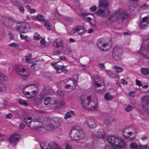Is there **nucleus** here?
Instances as JSON below:
<instances>
[{"label":"nucleus","mask_w":149,"mask_h":149,"mask_svg":"<svg viewBox=\"0 0 149 149\" xmlns=\"http://www.w3.org/2000/svg\"><path fill=\"white\" fill-rule=\"evenodd\" d=\"M123 133L125 138L132 139L136 136V130L131 127H126L123 129Z\"/></svg>","instance_id":"7"},{"label":"nucleus","mask_w":149,"mask_h":149,"mask_svg":"<svg viewBox=\"0 0 149 149\" xmlns=\"http://www.w3.org/2000/svg\"><path fill=\"white\" fill-rule=\"evenodd\" d=\"M52 65L56 71V72L57 74L60 73L62 71L64 73L67 72V70L65 68L64 65H57L56 63H52Z\"/></svg>","instance_id":"15"},{"label":"nucleus","mask_w":149,"mask_h":149,"mask_svg":"<svg viewBox=\"0 0 149 149\" xmlns=\"http://www.w3.org/2000/svg\"><path fill=\"white\" fill-rule=\"evenodd\" d=\"M24 95L27 98H31L35 97L36 95V91H33L31 93L28 91H23Z\"/></svg>","instance_id":"23"},{"label":"nucleus","mask_w":149,"mask_h":149,"mask_svg":"<svg viewBox=\"0 0 149 149\" xmlns=\"http://www.w3.org/2000/svg\"><path fill=\"white\" fill-rule=\"evenodd\" d=\"M93 83L96 87H100L101 86L104 87V84L103 80H100L98 76H96L94 77Z\"/></svg>","instance_id":"20"},{"label":"nucleus","mask_w":149,"mask_h":149,"mask_svg":"<svg viewBox=\"0 0 149 149\" xmlns=\"http://www.w3.org/2000/svg\"><path fill=\"white\" fill-rule=\"evenodd\" d=\"M9 46H12L15 47H18L19 46V45L15 42H13L8 45Z\"/></svg>","instance_id":"45"},{"label":"nucleus","mask_w":149,"mask_h":149,"mask_svg":"<svg viewBox=\"0 0 149 149\" xmlns=\"http://www.w3.org/2000/svg\"><path fill=\"white\" fill-rule=\"evenodd\" d=\"M30 26L28 24L21 23L16 26V30L19 31L21 33H25L27 32L30 28Z\"/></svg>","instance_id":"13"},{"label":"nucleus","mask_w":149,"mask_h":149,"mask_svg":"<svg viewBox=\"0 0 149 149\" xmlns=\"http://www.w3.org/2000/svg\"><path fill=\"white\" fill-rule=\"evenodd\" d=\"M84 123L89 127L93 128L95 127L97 125V123L95 120L92 118H89L86 120Z\"/></svg>","instance_id":"21"},{"label":"nucleus","mask_w":149,"mask_h":149,"mask_svg":"<svg viewBox=\"0 0 149 149\" xmlns=\"http://www.w3.org/2000/svg\"><path fill=\"white\" fill-rule=\"evenodd\" d=\"M92 17H93V15H91V17H86V18H85V19H84L86 21H88L89 22L90 21H91V19Z\"/></svg>","instance_id":"56"},{"label":"nucleus","mask_w":149,"mask_h":149,"mask_svg":"<svg viewBox=\"0 0 149 149\" xmlns=\"http://www.w3.org/2000/svg\"><path fill=\"white\" fill-rule=\"evenodd\" d=\"M116 122L115 119L110 117H107L105 119L104 122L106 125H109L111 124Z\"/></svg>","instance_id":"24"},{"label":"nucleus","mask_w":149,"mask_h":149,"mask_svg":"<svg viewBox=\"0 0 149 149\" xmlns=\"http://www.w3.org/2000/svg\"><path fill=\"white\" fill-rule=\"evenodd\" d=\"M129 10L130 12H135L133 14L134 15H136L137 13H139L140 10L139 9L136 10V9L135 7L134 6L132 5L130 6L129 7Z\"/></svg>","instance_id":"25"},{"label":"nucleus","mask_w":149,"mask_h":149,"mask_svg":"<svg viewBox=\"0 0 149 149\" xmlns=\"http://www.w3.org/2000/svg\"><path fill=\"white\" fill-rule=\"evenodd\" d=\"M141 72L142 74L146 75L149 73V70L148 68H142L141 69Z\"/></svg>","instance_id":"32"},{"label":"nucleus","mask_w":149,"mask_h":149,"mask_svg":"<svg viewBox=\"0 0 149 149\" xmlns=\"http://www.w3.org/2000/svg\"><path fill=\"white\" fill-rule=\"evenodd\" d=\"M51 100V99L50 97H47L45 99L44 103L45 105H47L50 103Z\"/></svg>","instance_id":"44"},{"label":"nucleus","mask_w":149,"mask_h":149,"mask_svg":"<svg viewBox=\"0 0 149 149\" xmlns=\"http://www.w3.org/2000/svg\"><path fill=\"white\" fill-rule=\"evenodd\" d=\"M19 138V135L17 134H15L10 136L9 141L11 145L15 146L18 141Z\"/></svg>","instance_id":"16"},{"label":"nucleus","mask_w":149,"mask_h":149,"mask_svg":"<svg viewBox=\"0 0 149 149\" xmlns=\"http://www.w3.org/2000/svg\"><path fill=\"white\" fill-rule=\"evenodd\" d=\"M31 117V116H26L24 118V121L25 123L28 125L29 126L32 122Z\"/></svg>","instance_id":"28"},{"label":"nucleus","mask_w":149,"mask_h":149,"mask_svg":"<svg viewBox=\"0 0 149 149\" xmlns=\"http://www.w3.org/2000/svg\"><path fill=\"white\" fill-rule=\"evenodd\" d=\"M109 4L108 0H100L98 9L97 11L98 15L103 17L109 15L110 13L108 8Z\"/></svg>","instance_id":"3"},{"label":"nucleus","mask_w":149,"mask_h":149,"mask_svg":"<svg viewBox=\"0 0 149 149\" xmlns=\"http://www.w3.org/2000/svg\"><path fill=\"white\" fill-rule=\"evenodd\" d=\"M73 82L74 84V86H71L70 85V84H68L65 86V88H70L72 90L74 89L76 87V84L77 83V81L76 80H74Z\"/></svg>","instance_id":"31"},{"label":"nucleus","mask_w":149,"mask_h":149,"mask_svg":"<svg viewBox=\"0 0 149 149\" xmlns=\"http://www.w3.org/2000/svg\"><path fill=\"white\" fill-rule=\"evenodd\" d=\"M72 140H77L78 139H82L84 137V134L82 130H79L75 127H73L70 133Z\"/></svg>","instance_id":"6"},{"label":"nucleus","mask_w":149,"mask_h":149,"mask_svg":"<svg viewBox=\"0 0 149 149\" xmlns=\"http://www.w3.org/2000/svg\"><path fill=\"white\" fill-rule=\"evenodd\" d=\"M90 14L89 13H81L79 14L80 16L83 17V19H85L86 17H89L88 15Z\"/></svg>","instance_id":"41"},{"label":"nucleus","mask_w":149,"mask_h":149,"mask_svg":"<svg viewBox=\"0 0 149 149\" xmlns=\"http://www.w3.org/2000/svg\"><path fill=\"white\" fill-rule=\"evenodd\" d=\"M104 99L106 101H109L112 100L113 97L109 93H107L104 96Z\"/></svg>","instance_id":"30"},{"label":"nucleus","mask_w":149,"mask_h":149,"mask_svg":"<svg viewBox=\"0 0 149 149\" xmlns=\"http://www.w3.org/2000/svg\"><path fill=\"white\" fill-rule=\"evenodd\" d=\"M53 93V91L52 89L48 87H46L42 90L41 95L42 96L44 97L49 95H51Z\"/></svg>","instance_id":"22"},{"label":"nucleus","mask_w":149,"mask_h":149,"mask_svg":"<svg viewBox=\"0 0 149 149\" xmlns=\"http://www.w3.org/2000/svg\"><path fill=\"white\" fill-rule=\"evenodd\" d=\"M26 8L27 10L31 13H33L36 12V10L34 9H31L29 6H27Z\"/></svg>","instance_id":"42"},{"label":"nucleus","mask_w":149,"mask_h":149,"mask_svg":"<svg viewBox=\"0 0 149 149\" xmlns=\"http://www.w3.org/2000/svg\"><path fill=\"white\" fill-rule=\"evenodd\" d=\"M59 104L60 106H64L65 104L66 103L63 101H60L59 102Z\"/></svg>","instance_id":"61"},{"label":"nucleus","mask_w":149,"mask_h":149,"mask_svg":"<svg viewBox=\"0 0 149 149\" xmlns=\"http://www.w3.org/2000/svg\"><path fill=\"white\" fill-rule=\"evenodd\" d=\"M60 60L62 61H67V58L65 56H62L60 57Z\"/></svg>","instance_id":"54"},{"label":"nucleus","mask_w":149,"mask_h":149,"mask_svg":"<svg viewBox=\"0 0 149 149\" xmlns=\"http://www.w3.org/2000/svg\"><path fill=\"white\" fill-rule=\"evenodd\" d=\"M61 119L60 118H54L48 120V125L46 126L47 129L49 130H55L61 124Z\"/></svg>","instance_id":"9"},{"label":"nucleus","mask_w":149,"mask_h":149,"mask_svg":"<svg viewBox=\"0 0 149 149\" xmlns=\"http://www.w3.org/2000/svg\"><path fill=\"white\" fill-rule=\"evenodd\" d=\"M85 32L82 26H79L74 28L71 31L70 33L72 35H74L76 33L79 35Z\"/></svg>","instance_id":"18"},{"label":"nucleus","mask_w":149,"mask_h":149,"mask_svg":"<svg viewBox=\"0 0 149 149\" xmlns=\"http://www.w3.org/2000/svg\"><path fill=\"white\" fill-rule=\"evenodd\" d=\"M98 67L102 69H105V67L103 63H100L98 65Z\"/></svg>","instance_id":"51"},{"label":"nucleus","mask_w":149,"mask_h":149,"mask_svg":"<svg viewBox=\"0 0 149 149\" xmlns=\"http://www.w3.org/2000/svg\"><path fill=\"white\" fill-rule=\"evenodd\" d=\"M123 52L122 48L118 46H115L113 50L112 56L115 60L119 61L121 59L120 56Z\"/></svg>","instance_id":"10"},{"label":"nucleus","mask_w":149,"mask_h":149,"mask_svg":"<svg viewBox=\"0 0 149 149\" xmlns=\"http://www.w3.org/2000/svg\"><path fill=\"white\" fill-rule=\"evenodd\" d=\"M57 94L60 96L62 97L64 95V93L62 91L58 90L57 91Z\"/></svg>","instance_id":"52"},{"label":"nucleus","mask_w":149,"mask_h":149,"mask_svg":"<svg viewBox=\"0 0 149 149\" xmlns=\"http://www.w3.org/2000/svg\"><path fill=\"white\" fill-rule=\"evenodd\" d=\"M97 7L95 6H93L90 8V10L92 12H95L97 10Z\"/></svg>","instance_id":"48"},{"label":"nucleus","mask_w":149,"mask_h":149,"mask_svg":"<svg viewBox=\"0 0 149 149\" xmlns=\"http://www.w3.org/2000/svg\"><path fill=\"white\" fill-rule=\"evenodd\" d=\"M80 100L81 103L83 107L85 108L92 110L95 109L97 107L96 102L92 100L90 96L86 97L82 96Z\"/></svg>","instance_id":"4"},{"label":"nucleus","mask_w":149,"mask_h":149,"mask_svg":"<svg viewBox=\"0 0 149 149\" xmlns=\"http://www.w3.org/2000/svg\"><path fill=\"white\" fill-rule=\"evenodd\" d=\"M31 55L30 54H29L28 55L25 56V59L26 62L28 63H31Z\"/></svg>","instance_id":"38"},{"label":"nucleus","mask_w":149,"mask_h":149,"mask_svg":"<svg viewBox=\"0 0 149 149\" xmlns=\"http://www.w3.org/2000/svg\"><path fill=\"white\" fill-rule=\"evenodd\" d=\"M106 139L108 143L111 144V149H124L125 148V142L119 136H107Z\"/></svg>","instance_id":"1"},{"label":"nucleus","mask_w":149,"mask_h":149,"mask_svg":"<svg viewBox=\"0 0 149 149\" xmlns=\"http://www.w3.org/2000/svg\"><path fill=\"white\" fill-rule=\"evenodd\" d=\"M72 52V50L69 48H67L65 50V52H69V53H70Z\"/></svg>","instance_id":"63"},{"label":"nucleus","mask_w":149,"mask_h":149,"mask_svg":"<svg viewBox=\"0 0 149 149\" xmlns=\"http://www.w3.org/2000/svg\"><path fill=\"white\" fill-rule=\"evenodd\" d=\"M52 100L53 102H52V104H56L57 103L58 101V99L55 98H53L52 99Z\"/></svg>","instance_id":"55"},{"label":"nucleus","mask_w":149,"mask_h":149,"mask_svg":"<svg viewBox=\"0 0 149 149\" xmlns=\"http://www.w3.org/2000/svg\"><path fill=\"white\" fill-rule=\"evenodd\" d=\"M136 84L137 85L141 86L142 85L141 82L139 80H136Z\"/></svg>","instance_id":"60"},{"label":"nucleus","mask_w":149,"mask_h":149,"mask_svg":"<svg viewBox=\"0 0 149 149\" xmlns=\"http://www.w3.org/2000/svg\"><path fill=\"white\" fill-rule=\"evenodd\" d=\"M127 11L121 9H118L109 17V19L111 21H116L119 24H123L127 16Z\"/></svg>","instance_id":"2"},{"label":"nucleus","mask_w":149,"mask_h":149,"mask_svg":"<svg viewBox=\"0 0 149 149\" xmlns=\"http://www.w3.org/2000/svg\"><path fill=\"white\" fill-rule=\"evenodd\" d=\"M34 38L36 40H39L41 38L40 36L37 33H36L34 36Z\"/></svg>","instance_id":"49"},{"label":"nucleus","mask_w":149,"mask_h":149,"mask_svg":"<svg viewBox=\"0 0 149 149\" xmlns=\"http://www.w3.org/2000/svg\"><path fill=\"white\" fill-rule=\"evenodd\" d=\"M18 103L20 105L25 107H27L28 106V104L26 102L22 100V98H20L19 99Z\"/></svg>","instance_id":"35"},{"label":"nucleus","mask_w":149,"mask_h":149,"mask_svg":"<svg viewBox=\"0 0 149 149\" xmlns=\"http://www.w3.org/2000/svg\"><path fill=\"white\" fill-rule=\"evenodd\" d=\"M7 85L3 83L0 84V92H3L5 91L7 88Z\"/></svg>","instance_id":"33"},{"label":"nucleus","mask_w":149,"mask_h":149,"mask_svg":"<svg viewBox=\"0 0 149 149\" xmlns=\"http://www.w3.org/2000/svg\"><path fill=\"white\" fill-rule=\"evenodd\" d=\"M141 101L143 109L149 115V95L143 96L141 98Z\"/></svg>","instance_id":"12"},{"label":"nucleus","mask_w":149,"mask_h":149,"mask_svg":"<svg viewBox=\"0 0 149 149\" xmlns=\"http://www.w3.org/2000/svg\"><path fill=\"white\" fill-rule=\"evenodd\" d=\"M63 43V41L61 38H57L53 41L52 46L56 48L61 47L63 49L64 48Z\"/></svg>","instance_id":"17"},{"label":"nucleus","mask_w":149,"mask_h":149,"mask_svg":"<svg viewBox=\"0 0 149 149\" xmlns=\"http://www.w3.org/2000/svg\"><path fill=\"white\" fill-rule=\"evenodd\" d=\"M15 70L17 74L25 78L28 77L31 74L30 71L28 68H24L21 65H16Z\"/></svg>","instance_id":"8"},{"label":"nucleus","mask_w":149,"mask_h":149,"mask_svg":"<svg viewBox=\"0 0 149 149\" xmlns=\"http://www.w3.org/2000/svg\"><path fill=\"white\" fill-rule=\"evenodd\" d=\"M149 22V16H147L143 17L139 23L140 27L141 29H145L147 24Z\"/></svg>","instance_id":"19"},{"label":"nucleus","mask_w":149,"mask_h":149,"mask_svg":"<svg viewBox=\"0 0 149 149\" xmlns=\"http://www.w3.org/2000/svg\"><path fill=\"white\" fill-rule=\"evenodd\" d=\"M142 145H137L136 143L132 142L130 145V147L131 149H141Z\"/></svg>","instance_id":"27"},{"label":"nucleus","mask_w":149,"mask_h":149,"mask_svg":"<svg viewBox=\"0 0 149 149\" xmlns=\"http://www.w3.org/2000/svg\"><path fill=\"white\" fill-rule=\"evenodd\" d=\"M106 91V88L105 87L102 89H99L97 91V92L100 94L103 93Z\"/></svg>","instance_id":"47"},{"label":"nucleus","mask_w":149,"mask_h":149,"mask_svg":"<svg viewBox=\"0 0 149 149\" xmlns=\"http://www.w3.org/2000/svg\"><path fill=\"white\" fill-rule=\"evenodd\" d=\"M40 146L42 149H61L60 147L54 142L50 143L43 142L41 143Z\"/></svg>","instance_id":"11"},{"label":"nucleus","mask_w":149,"mask_h":149,"mask_svg":"<svg viewBox=\"0 0 149 149\" xmlns=\"http://www.w3.org/2000/svg\"><path fill=\"white\" fill-rule=\"evenodd\" d=\"M5 117L6 118L10 119L13 117V115L11 113H9L6 115Z\"/></svg>","instance_id":"53"},{"label":"nucleus","mask_w":149,"mask_h":149,"mask_svg":"<svg viewBox=\"0 0 149 149\" xmlns=\"http://www.w3.org/2000/svg\"><path fill=\"white\" fill-rule=\"evenodd\" d=\"M61 53V51L59 50L53 52V55H57Z\"/></svg>","instance_id":"58"},{"label":"nucleus","mask_w":149,"mask_h":149,"mask_svg":"<svg viewBox=\"0 0 149 149\" xmlns=\"http://www.w3.org/2000/svg\"><path fill=\"white\" fill-rule=\"evenodd\" d=\"M97 136L99 138L104 139L105 137L104 132L102 130H99L97 132Z\"/></svg>","instance_id":"26"},{"label":"nucleus","mask_w":149,"mask_h":149,"mask_svg":"<svg viewBox=\"0 0 149 149\" xmlns=\"http://www.w3.org/2000/svg\"><path fill=\"white\" fill-rule=\"evenodd\" d=\"M149 7V6L148 4L146 3H144L141 6L139 9L145 10L147 9Z\"/></svg>","instance_id":"40"},{"label":"nucleus","mask_w":149,"mask_h":149,"mask_svg":"<svg viewBox=\"0 0 149 149\" xmlns=\"http://www.w3.org/2000/svg\"><path fill=\"white\" fill-rule=\"evenodd\" d=\"M74 111H71L69 112H67L65 114L64 117L65 119H67L68 118H70L72 116H74Z\"/></svg>","instance_id":"29"},{"label":"nucleus","mask_w":149,"mask_h":149,"mask_svg":"<svg viewBox=\"0 0 149 149\" xmlns=\"http://www.w3.org/2000/svg\"><path fill=\"white\" fill-rule=\"evenodd\" d=\"M44 25L45 26L47 27V29L48 30H51L52 25L50 24V23L48 21L46 20L45 21Z\"/></svg>","instance_id":"37"},{"label":"nucleus","mask_w":149,"mask_h":149,"mask_svg":"<svg viewBox=\"0 0 149 149\" xmlns=\"http://www.w3.org/2000/svg\"><path fill=\"white\" fill-rule=\"evenodd\" d=\"M8 79V77L5 75L0 73V80L1 81H6Z\"/></svg>","instance_id":"39"},{"label":"nucleus","mask_w":149,"mask_h":149,"mask_svg":"<svg viewBox=\"0 0 149 149\" xmlns=\"http://www.w3.org/2000/svg\"><path fill=\"white\" fill-rule=\"evenodd\" d=\"M31 86L32 89H37V86L36 85L33 84H29L26 86L25 87Z\"/></svg>","instance_id":"46"},{"label":"nucleus","mask_w":149,"mask_h":149,"mask_svg":"<svg viewBox=\"0 0 149 149\" xmlns=\"http://www.w3.org/2000/svg\"><path fill=\"white\" fill-rule=\"evenodd\" d=\"M112 68L115 70V71L117 73L121 72L123 70L122 68L118 67L116 65H114L112 67Z\"/></svg>","instance_id":"34"},{"label":"nucleus","mask_w":149,"mask_h":149,"mask_svg":"<svg viewBox=\"0 0 149 149\" xmlns=\"http://www.w3.org/2000/svg\"><path fill=\"white\" fill-rule=\"evenodd\" d=\"M65 149H72V146L69 144H67L65 146Z\"/></svg>","instance_id":"64"},{"label":"nucleus","mask_w":149,"mask_h":149,"mask_svg":"<svg viewBox=\"0 0 149 149\" xmlns=\"http://www.w3.org/2000/svg\"><path fill=\"white\" fill-rule=\"evenodd\" d=\"M8 105V103L6 100L3 101V108H6L7 106Z\"/></svg>","instance_id":"57"},{"label":"nucleus","mask_w":149,"mask_h":149,"mask_svg":"<svg viewBox=\"0 0 149 149\" xmlns=\"http://www.w3.org/2000/svg\"><path fill=\"white\" fill-rule=\"evenodd\" d=\"M138 53L141 54L143 58L149 59V37L143 41L141 47Z\"/></svg>","instance_id":"5"},{"label":"nucleus","mask_w":149,"mask_h":149,"mask_svg":"<svg viewBox=\"0 0 149 149\" xmlns=\"http://www.w3.org/2000/svg\"><path fill=\"white\" fill-rule=\"evenodd\" d=\"M97 46L102 51H106L109 50L111 48V45L107 43H104L102 39H99L97 41Z\"/></svg>","instance_id":"14"},{"label":"nucleus","mask_w":149,"mask_h":149,"mask_svg":"<svg viewBox=\"0 0 149 149\" xmlns=\"http://www.w3.org/2000/svg\"><path fill=\"white\" fill-rule=\"evenodd\" d=\"M89 22L90 23V24L92 25H95L96 24V22L94 20H92L91 19V21H90Z\"/></svg>","instance_id":"59"},{"label":"nucleus","mask_w":149,"mask_h":149,"mask_svg":"<svg viewBox=\"0 0 149 149\" xmlns=\"http://www.w3.org/2000/svg\"><path fill=\"white\" fill-rule=\"evenodd\" d=\"M133 107L130 105H128L127 107L125 108V110L127 111H130L132 109Z\"/></svg>","instance_id":"50"},{"label":"nucleus","mask_w":149,"mask_h":149,"mask_svg":"<svg viewBox=\"0 0 149 149\" xmlns=\"http://www.w3.org/2000/svg\"><path fill=\"white\" fill-rule=\"evenodd\" d=\"M141 149H149V146L146 145L142 146H141Z\"/></svg>","instance_id":"62"},{"label":"nucleus","mask_w":149,"mask_h":149,"mask_svg":"<svg viewBox=\"0 0 149 149\" xmlns=\"http://www.w3.org/2000/svg\"><path fill=\"white\" fill-rule=\"evenodd\" d=\"M36 19L41 21H43L45 20L44 17L42 15H39L37 16Z\"/></svg>","instance_id":"43"},{"label":"nucleus","mask_w":149,"mask_h":149,"mask_svg":"<svg viewBox=\"0 0 149 149\" xmlns=\"http://www.w3.org/2000/svg\"><path fill=\"white\" fill-rule=\"evenodd\" d=\"M107 73L110 77L112 78H116L118 77V76H117L116 74H113L110 70L107 71Z\"/></svg>","instance_id":"36"}]
</instances>
